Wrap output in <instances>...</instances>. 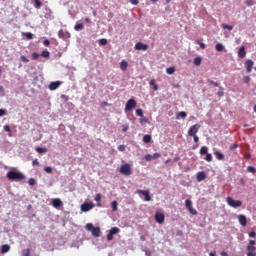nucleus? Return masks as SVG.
I'll return each mask as SVG.
<instances>
[{
  "mask_svg": "<svg viewBox=\"0 0 256 256\" xmlns=\"http://www.w3.org/2000/svg\"><path fill=\"white\" fill-rule=\"evenodd\" d=\"M120 173H121V175H126V176L131 175L133 173V170L131 169V165H129L127 163L121 165Z\"/></svg>",
  "mask_w": 256,
  "mask_h": 256,
  "instance_id": "4",
  "label": "nucleus"
},
{
  "mask_svg": "<svg viewBox=\"0 0 256 256\" xmlns=\"http://www.w3.org/2000/svg\"><path fill=\"white\" fill-rule=\"evenodd\" d=\"M249 237H251V238L256 237V233L255 232H250Z\"/></svg>",
  "mask_w": 256,
  "mask_h": 256,
  "instance_id": "64",
  "label": "nucleus"
},
{
  "mask_svg": "<svg viewBox=\"0 0 256 256\" xmlns=\"http://www.w3.org/2000/svg\"><path fill=\"white\" fill-rule=\"evenodd\" d=\"M32 165L35 167L36 165H39V160H37V159H34L33 161H32Z\"/></svg>",
  "mask_w": 256,
  "mask_h": 256,
  "instance_id": "60",
  "label": "nucleus"
},
{
  "mask_svg": "<svg viewBox=\"0 0 256 256\" xmlns=\"http://www.w3.org/2000/svg\"><path fill=\"white\" fill-rule=\"evenodd\" d=\"M127 67H129V63L126 60H122L120 63L121 71H127Z\"/></svg>",
  "mask_w": 256,
  "mask_h": 256,
  "instance_id": "20",
  "label": "nucleus"
},
{
  "mask_svg": "<svg viewBox=\"0 0 256 256\" xmlns=\"http://www.w3.org/2000/svg\"><path fill=\"white\" fill-rule=\"evenodd\" d=\"M43 45H45V47H49V45H51V41L46 39L43 41Z\"/></svg>",
  "mask_w": 256,
  "mask_h": 256,
  "instance_id": "55",
  "label": "nucleus"
},
{
  "mask_svg": "<svg viewBox=\"0 0 256 256\" xmlns=\"http://www.w3.org/2000/svg\"><path fill=\"white\" fill-rule=\"evenodd\" d=\"M75 31H83L85 29V26L83 24H76L74 26Z\"/></svg>",
  "mask_w": 256,
  "mask_h": 256,
  "instance_id": "25",
  "label": "nucleus"
},
{
  "mask_svg": "<svg viewBox=\"0 0 256 256\" xmlns=\"http://www.w3.org/2000/svg\"><path fill=\"white\" fill-rule=\"evenodd\" d=\"M41 0H34V7L35 9H41Z\"/></svg>",
  "mask_w": 256,
  "mask_h": 256,
  "instance_id": "32",
  "label": "nucleus"
},
{
  "mask_svg": "<svg viewBox=\"0 0 256 256\" xmlns=\"http://www.w3.org/2000/svg\"><path fill=\"white\" fill-rule=\"evenodd\" d=\"M193 63L196 67H199V65H201V57H196Z\"/></svg>",
  "mask_w": 256,
  "mask_h": 256,
  "instance_id": "35",
  "label": "nucleus"
},
{
  "mask_svg": "<svg viewBox=\"0 0 256 256\" xmlns=\"http://www.w3.org/2000/svg\"><path fill=\"white\" fill-rule=\"evenodd\" d=\"M118 151H125V145H119L118 146Z\"/></svg>",
  "mask_w": 256,
  "mask_h": 256,
  "instance_id": "58",
  "label": "nucleus"
},
{
  "mask_svg": "<svg viewBox=\"0 0 256 256\" xmlns=\"http://www.w3.org/2000/svg\"><path fill=\"white\" fill-rule=\"evenodd\" d=\"M253 65H255L253 60L248 59L245 61V67H246L247 73H251V71H253Z\"/></svg>",
  "mask_w": 256,
  "mask_h": 256,
  "instance_id": "12",
  "label": "nucleus"
},
{
  "mask_svg": "<svg viewBox=\"0 0 256 256\" xmlns=\"http://www.w3.org/2000/svg\"><path fill=\"white\" fill-rule=\"evenodd\" d=\"M22 36L26 37V39H28V40L33 39V33H31V32H22Z\"/></svg>",
  "mask_w": 256,
  "mask_h": 256,
  "instance_id": "23",
  "label": "nucleus"
},
{
  "mask_svg": "<svg viewBox=\"0 0 256 256\" xmlns=\"http://www.w3.org/2000/svg\"><path fill=\"white\" fill-rule=\"evenodd\" d=\"M132 5H139V0H130Z\"/></svg>",
  "mask_w": 256,
  "mask_h": 256,
  "instance_id": "59",
  "label": "nucleus"
},
{
  "mask_svg": "<svg viewBox=\"0 0 256 256\" xmlns=\"http://www.w3.org/2000/svg\"><path fill=\"white\" fill-rule=\"evenodd\" d=\"M44 171H45V173H53V168H51V166H46L44 168Z\"/></svg>",
  "mask_w": 256,
  "mask_h": 256,
  "instance_id": "42",
  "label": "nucleus"
},
{
  "mask_svg": "<svg viewBox=\"0 0 256 256\" xmlns=\"http://www.w3.org/2000/svg\"><path fill=\"white\" fill-rule=\"evenodd\" d=\"M238 144L237 143H233L230 145V151H235V149H237Z\"/></svg>",
  "mask_w": 256,
  "mask_h": 256,
  "instance_id": "47",
  "label": "nucleus"
},
{
  "mask_svg": "<svg viewBox=\"0 0 256 256\" xmlns=\"http://www.w3.org/2000/svg\"><path fill=\"white\" fill-rule=\"evenodd\" d=\"M256 241L255 240H250L249 244L246 247L247 250V256H256Z\"/></svg>",
  "mask_w": 256,
  "mask_h": 256,
  "instance_id": "3",
  "label": "nucleus"
},
{
  "mask_svg": "<svg viewBox=\"0 0 256 256\" xmlns=\"http://www.w3.org/2000/svg\"><path fill=\"white\" fill-rule=\"evenodd\" d=\"M192 137H193L195 143H199V136L194 135Z\"/></svg>",
  "mask_w": 256,
  "mask_h": 256,
  "instance_id": "61",
  "label": "nucleus"
},
{
  "mask_svg": "<svg viewBox=\"0 0 256 256\" xmlns=\"http://www.w3.org/2000/svg\"><path fill=\"white\" fill-rule=\"evenodd\" d=\"M215 49H216V51L221 52V51H223V49H225V46H223V44H221V43H218V44H216Z\"/></svg>",
  "mask_w": 256,
  "mask_h": 256,
  "instance_id": "31",
  "label": "nucleus"
},
{
  "mask_svg": "<svg viewBox=\"0 0 256 256\" xmlns=\"http://www.w3.org/2000/svg\"><path fill=\"white\" fill-rule=\"evenodd\" d=\"M60 86H61V81L51 82L49 84V89L50 91H55V89H59Z\"/></svg>",
  "mask_w": 256,
  "mask_h": 256,
  "instance_id": "13",
  "label": "nucleus"
},
{
  "mask_svg": "<svg viewBox=\"0 0 256 256\" xmlns=\"http://www.w3.org/2000/svg\"><path fill=\"white\" fill-rule=\"evenodd\" d=\"M138 195H144L145 201H151V195L149 190H137Z\"/></svg>",
  "mask_w": 256,
  "mask_h": 256,
  "instance_id": "11",
  "label": "nucleus"
},
{
  "mask_svg": "<svg viewBox=\"0 0 256 256\" xmlns=\"http://www.w3.org/2000/svg\"><path fill=\"white\" fill-rule=\"evenodd\" d=\"M226 203L227 205H229V207H233V209H238V207H241L243 205V202L241 200H235L232 197H227Z\"/></svg>",
  "mask_w": 256,
  "mask_h": 256,
  "instance_id": "2",
  "label": "nucleus"
},
{
  "mask_svg": "<svg viewBox=\"0 0 256 256\" xmlns=\"http://www.w3.org/2000/svg\"><path fill=\"white\" fill-rule=\"evenodd\" d=\"M36 151L37 153H47V148L37 147Z\"/></svg>",
  "mask_w": 256,
  "mask_h": 256,
  "instance_id": "38",
  "label": "nucleus"
},
{
  "mask_svg": "<svg viewBox=\"0 0 256 256\" xmlns=\"http://www.w3.org/2000/svg\"><path fill=\"white\" fill-rule=\"evenodd\" d=\"M159 157H161V153H154L152 155V159H159Z\"/></svg>",
  "mask_w": 256,
  "mask_h": 256,
  "instance_id": "51",
  "label": "nucleus"
},
{
  "mask_svg": "<svg viewBox=\"0 0 256 256\" xmlns=\"http://www.w3.org/2000/svg\"><path fill=\"white\" fill-rule=\"evenodd\" d=\"M20 59L23 61V63H29V59H27L25 56H21Z\"/></svg>",
  "mask_w": 256,
  "mask_h": 256,
  "instance_id": "54",
  "label": "nucleus"
},
{
  "mask_svg": "<svg viewBox=\"0 0 256 256\" xmlns=\"http://www.w3.org/2000/svg\"><path fill=\"white\" fill-rule=\"evenodd\" d=\"M11 249V246L4 244L1 248V253H9V250Z\"/></svg>",
  "mask_w": 256,
  "mask_h": 256,
  "instance_id": "22",
  "label": "nucleus"
},
{
  "mask_svg": "<svg viewBox=\"0 0 256 256\" xmlns=\"http://www.w3.org/2000/svg\"><path fill=\"white\" fill-rule=\"evenodd\" d=\"M214 155L218 161H223V159H225V155L219 151H215Z\"/></svg>",
  "mask_w": 256,
  "mask_h": 256,
  "instance_id": "19",
  "label": "nucleus"
},
{
  "mask_svg": "<svg viewBox=\"0 0 256 256\" xmlns=\"http://www.w3.org/2000/svg\"><path fill=\"white\" fill-rule=\"evenodd\" d=\"M94 201H96L97 203H99L101 201V194H96Z\"/></svg>",
  "mask_w": 256,
  "mask_h": 256,
  "instance_id": "48",
  "label": "nucleus"
},
{
  "mask_svg": "<svg viewBox=\"0 0 256 256\" xmlns=\"http://www.w3.org/2000/svg\"><path fill=\"white\" fill-rule=\"evenodd\" d=\"M149 85H151L152 87L155 86V79L150 80Z\"/></svg>",
  "mask_w": 256,
  "mask_h": 256,
  "instance_id": "63",
  "label": "nucleus"
},
{
  "mask_svg": "<svg viewBox=\"0 0 256 256\" xmlns=\"http://www.w3.org/2000/svg\"><path fill=\"white\" fill-rule=\"evenodd\" d=\"M95 208V204H93V202H85L81 205L80 209L81 211H83L84 213H87V211H91V209Z\"/></svg>",
  "mask_w": 256,
  "mask_h": 256,
  "instance_id": "8",
  "label": "nucleus"
},
{
  "mask_svg": "<svg viewBox=\"0 0 256 256\" xmlns=\"http://www.w3.org/2000/svg\"><path fill=\"white\" fill-rule=\"evenodd\" d=\"M187 118V112L181 111L176 114V119H186Z\"/></svg>",
  "mask_w": 256,
  "mask_h": 256,
  "instance_id": "18",
  "label": "nucleus"
},
{
  "mask_svg": "<svg viewBox=\"0 0 256 256\" xmlns=\"http://www.w3.org/2000/svg\"><path fill=\"white\" fill-rule=\"evenodd\" d=\"M29 185L31 187H33V185H35L37 183V181L35 180V178H30L29 181H28Z\"/></svg>",
  "mask_w": 256,
  "mask_h": 256,
  "instance_id": "41",
  "label": "nucleus"
},
{
  "mask_svg": "<svg viewBox=\"0 0 256 256\" xmlns=\"http://www.w3.org/2000/svg\"><path fill=\"white\" fill-rule=\"evenodd\" d=\"M205 179H207V174L204 171L197 173V181L201 182L205 181Z\"/></svg>",
  "mask_w": 256,
  "mask_h": 256,
  "instance_id": "16",
  "label": "nucleus"
},
{
  "mask_svg": "<svg viewBox=\"0 0 256 256\" xmlns=\"http://www.w3.org/2000/svg\"><path fill=\"white\" fill-rule=\"evenodd\" d=\"M6 177L7 179H9V181H17V182L25 181L26 179L25 174L19 171H9L6 174Z\"/></svg>",
  "mask_w": 256,
  "mask_h": 256,
  "instance_id": "1",
  "label": "nucleus"
},
{
  "mask_svg": "<svg viewBox=\"0 0 256 256\" xmlns=\"http://www.w3.org/2000/svg\"><path fill=\"white\" fill-rule=\"evenodd\" d=\"M247 171H249V173H256V169L253 166H248Z\"/></svg>",
  "mask_w": 256,
  "mask_h": 256,
  "instance_id": "45",
  "label": "nucleus"
},
{
  "mask_svg": "<svg viewBox=\"0 0 256 256\" xmlns=\"http://www.w3.org/2000/svg\"><path fill=\"white\" fill-rule=\"evenodd\" d=\"M198 45L200 46V49H205V47H207L203 42H198Z\"/></svg>",
  "mask_w": 256,
  "mask_h": 256,
  "instance_id": "57",
  "label": "nucleus"
},
{
  "mask_svg": "<svg viewBox=\"0 0 256 256\" xmlns=\"http://www.w3.org/2000/svg\"><path fill=\"white\" fill-rule=\"evenodd\" d=\"M223 95H225V91L223 90L222 87H220L218 90V97H223Z\"/></svg>",
  "mask_w": 256,
  "mask_h": 256,
  "instance_id": "40",
  "label": "nucleus"
},
{
  "mask_svg": "<svg viewBox=\"0 0 256 256\" xmlns=\"http://www.w3.org/2000/svg\"><path fill=\"white\" fill-rule=\"evenodd\" d=\"M136 115H137L138 117H144V116H143V110H142L141 108L136 109Z\"/></svg>",
  "mask_w": 256,
  "mask_h": 256,
  "instance_id": "39",
  "label": "nucleus"
},
{
  "mask_svg": "<svg viewBox=\"0 0 256 256\" xmlns=\"http://www.w3.org/2000/svg\"><path fill=\"white\" fill-rule=\"evenodd\" d=\"M122 131H123V133H127V131H129V125H123Z\"/></svg>",
  "mask_w": 256,
  "mask_h": 256,
  "instance_id": "50",
  "label": "nucleus"
},
{
  "mask_svg": "<svg viewBox=\"0 0 256 256\" xmlns=\"http://www.w3.org/2000/svg\"><path fill=\"white\" fill-rule=\"evenodd\" d=\"M119 228L117 227H112L109 231V233H111L112 235H117V233H119Z\"/></svg>",
  "mask_w": 256,
  "mask_h": 256,
  "instance_id": "30",
  "label": "nucleus"
},
{
  "mask_svg": "<svg viewBox=\"0 0 256 256\" xmlns=\"http://www.w3.org/2000/svg\"><path fill=\"white\" fill-rule=\"evenodd\" d=\"M246 5H248V7H251V5H253V0H247Z\"/></svg>",
  "mask_w": 256,
  "mask_h": 256,
  "instance_id": "62",
  "label": "nucleus"
},
{
  "mask_svg": "<svg viewBox=\"0 0 256 256\" xmlns=\"http://www.w3.org/2000/svg\"><path fill=\"white\" fill-rule=\"evenodd\" d=\"M222 29H227L228 31H233V26L229 25V24H221Z\"/></svg>",
  "mask_w": 256,
  "mask_h": 256,
  "instance_id": "26",
  "label": "nucleus"
},
{
  "mask_svg": "<svg viewBox=\"0 0 256 256\" xmlns=\"http://www.w3.org/2000/svg\"><path fill=\"white\" fill-rule=\"evenodd\" d=\"M92 235H93V237H99L101 235V228L95 227L92 230Z\"/></svg>",
  "mask_w": 256,
  "mask_h": 256,
  "instance_id": "21",
  "label": "nucleus"
},
{
  "mask_svg": "<svg viewBox=\"0 0 256 256\" xmlns=\"http://www.w3.org/2000/svg\"><path fill=\"white\" fill-rule=\"evenodd\" d=\"M107 240H108V241H113V234H112L111 232H109V233L107 234Z\"/></svg>",
  "mask_w": 256,
  "mask_h": 256,
  "instance_id": "52",
  "label": "nucleus"
},
{
  "mask_svg": "<svg viewBox=\"0 0 256 256\" xmlns=\"http://www.w3.org/2000/svg\"><path fill=\"white\" fill-rule=\"evenodd\" d=\"M199 129H201V125L199 124H194L193 126H191L188 130L189 137H195V135L199 133Z\"/></svg>",
  "mask_w": 256,
  "mask_h": 256,
  "instance_id": "6",
  "label": "nucleus"
},
{
  "mask_svg": "<svg viewBox=\"0 0 256 256\" xmlns=\"http://www.w3.org/2000/svg\"><path fill=\"white\" fill-rule=\"evenodd\" d=\"M4 131H6V133H8L9 137L13 136V134L11 132V127L9 125L4 126Z\"/></svg>",
  "mask_w": 256,
  "mask_h": 256,
  "instance_id": "27",
  "label": "nucleus"
},
{
  "mask_svg": "<svg viewBox=\"0 0 256 256\" xmlns=\"http://www.w3.org/2000/svg\"><path fill=\"white\" fill-rule=\"evenodd\" d=\"M99 45L100 46L107 45V39H105V38L100 39L99 40Z\"/></svg>",
  "mask_w": 256,
  "mask_h": 256,
  "instance_id": "43",
  "label": "nucleus"
},
{
  "mask_svg": "<svg viewBox=\"0 0 256 256\" xmlns=\"http://www.w3.org/2000/svg\"><path fill=\"white\" fill-rule=\"evenodd\" d=\"M136 51H147L149 49V45L144 44L143 42H137L134 46Z\"/></svg>",
  "mask_w": 256,
  "mask_h": 256,
  "instance_id": "10",
  "label": "nucleus"
},
{
  "mask_svg": "<svg viewBox=\"0 0 256 256\" xmlns=\"http://www.w3.org/2000/svg\"><path fill=\"white\" fill-rule=\"evenodd\" d=\"M41 55H42L44 58L47 59V58L51 55V53H49V51L45 50V51L42 52Z\"/></svg>",
  "mask_w": 256,
  "mask_h": 256,
  "instance_id": "44",
  "label": "nucleus"
},
{
  "mask_svg": "<svg viewBox=\"0 0 256 256\" xmlns=\"http://www.w3.org/2000/svg\"><path fill=\"white\" fill-rule=\"evenodd\" d=\"M238 220L242 227H247V217H245V215H240Z\"/></svg>",
  "mask_w": 256,
  "mask_h": 256,
  "instance_id": "17",
  "label": "nucleus"
},
{
  "mask_svg": "<svg viewBox=\"0 0 256 256\" xmlns=\"http://www.w3.org/2000/svg\"><path fill=\"white\" fill-rule=\"evenodd\" d=\"M243 81H244V83H249V81H251V77L244 76Z\"/></svg>",
  "mask_w": 256,
  "mask_h": 256,
  "instance_id": "53",
  "label": "nucleus"
},
{
  "mask_svg": "<svg viewBox=\"0 0 256 256\" xmlns=\"http://www.w3.org/2000/svg\"><path fill=\"white\" fill-rule=\"evenodd\" d=\"M22 256H31V249L27 248L22 251Z\"/></svg>",
  "mask_w": 256,
  "mask_h": 256,
  "instance_id": "33",
  "label": "nucleus"
},
{
  "mask_svg": "<svg viewBox=\"0 0 256 256\" xmlns=\"http://www.w3.org/2000/svg\"><path fill=\"white\" fill-rule=\"evenodd\" d=\"M32 59H34V60L39 59V53L34 52L32 54Z\"/></svg>",
  "mask_w": 256,
  "mask_h": 256,
  "instance_id": "56",
  "label": "nucleus"
},
{
  "mask_svg": "<svg viewBox=\"0 0 256 256\" xmlns=\"http://www.w3.org/2000/svg\"><path fill=\"white\" fill-rule=\"evenodd\" d=\"M205 161H207L208 163H211V161H213V155L207 153L205 157Z\"/></svg>",
  "mask_w": 256,
  "mask_h": 256,
  "instance_id": "36",
  "label": "nucleus"
},
{
  "mask_svg": "<svg viewBox=\"0 0 256 256\" xmlns=\"http://www.w3.org/2000/svg\"><path fill=\"white\" fill-rule=\"evenodd\" d=\"M155 221L156 223H159V225H163V223H165V214L161 212H156Z\"/></svg>",
  "mask_w": 256,
  "mask_h": 256,
  "instance_id": "9",
  "label": "nucleus"
},
{
  "mask_svg": "<svg viewBox=\"0 0 256 256\" xmlns=\"http://www.w3.org/2000/svg\"><path fill=\"white\" fill-rule=\"evenodd\" d=\"M94 228H95V226H93L92 223H88V224L86 225V230H87V231H91V233H92V231H93Z\"/></svg>",
  "mask_w": 256,
  "mask_h": 256,
  "instance_id": "37",
  "label": "nucleus"
},
{
  "mask_svg": "<svg viewBox=\"0 0 256 256\" xmlns=\"http://www.w3.org/2000/svg\"><path fill=\"white\" fill-rule=\"evenodd\" d=\"M166 73H167L168 75H173V73H175V67H168V68L166 69Z\"/></svg>",
  "mask_w": 256,
  "mask_h": 256,
  "instance_id": "34",
  "label": "nucleus"
},
{
  "mask_svg": "<svg viewBox=\"0 0 256 256\" xmlns=\"http://www.w3.org/2000/svg\"><path fill=\"white\" fill-rule=\"evenodd\" d=\"M144 143H151V135L146 134L143 136Z\"/></svg>",
  "mask_w": 256,
  "mask_h": 256,
  "instance_id": "28",
  "label": "nucleus"
},
{
  "mask_svg": "<svg viewBox=\"0 0 256 256\" xmlns=\"http://www.w3.org/2000/svg\"><path fill=\"white\" fill-rule=\"evenodd\" d=\"M246 56L247 51H245V46L240 47V49L238 50V57H240V59H245Z\"/></svg>",
  "mask_w": 256,
  "mask_h": 256,
  "instance_id": "14",
  "label": "nucleus"
},
{
  "mask_svg": "<svg viewBox=\"0 0 256 256\" xmlns=\"http://www.w3.org/2000/svg\"><path fill=\"white\" fill-rule=\"evenodd\" d=\"M208 83H209L210 85H214V87H219V82H215V81H213V80H208Z\"/></svg>",
  "mask_w": 256,
  "mask_h": 256,
  "instance_id": "46",
  "label": "nucleus"
},
{
  "mask_svg": "<svg viewBox=\"0 0 256 256\" xmlns=\"http://www.w3.org/2000/svg\"><path fill=\"white\" fill-rule=\"evenodd\" d=\"M135 107H137V102L135 101V99L131 98L126 102L125 111H133Z\"/></svg>",
  "mask_w": 256,
  "mask_h": 256,
  "instance_id": "5",
  "label": "nucleus"
},
{
  "mask_svg": "<svg viewBox=\"0 0 256 256\" xmlns=\"http://www.w3.org/2000/svg\"><path fill=\"white\" fill-rule=\"evenodd\" d=\"M63 205V202L59 198H55L52 200V206L55 207V209L61 207Z\"/></svg>",
  "mask_w": 256,
  "mask_h": 256,
  "instance_id": "15",
  "label": "nucleus"
},
{
  "mask_svg": "<svg viewBox=\"0 0 256 256\" xmlns=\"http://www.w3.org/2000/svg\"><path fill=\"white\" fill-rule=\"evenodd\" d=\"M208 151H209V148H207V146H202L200 148V155H207Z\"/></svg>",
  "mask_w": 256,
  "mask_h": 256,
  "instance_id": "24",
  "label": "nucleus"
},
{
  "mask_svg": "<svg viewBox=\"0 0 256 256\" xmlns=\"http://www.w3.org/2000/svg\"><path fill=\"white\" fill-rule=\"evenodd\" d=\"M118 206H119V203H117V201H115V200L112 201V203H111L112 211H117Z\"/></svg>",
  "mask_w": 256,
  "mask_h": 256,
  "instance_id": "29",
  "label": "nucleus"
},
{
  "mask_svg": "<svg viewBox=\"0 0 256 256\" xmlns=\"http://www.w3.org/2000/svg\"><path fill=\"white\" fill-rule=\"evenodd\" d=\"M186 208L188 209L190 215H197V210L193 208V202L189 199L185 201Z\"/></svg>",
  "mask_w": 256,
  "mask_h": 256,
  "instance_id": "7",
  "label": "nucleus"
},
{
  "mask_svg": "<svg viewBox=\"0 0 256 256\" xmlns=\"http://www.w3.org/2000/svg\"><path fill=\"white\" fill-rule=\"evenodd\" d=\"M144 159H145L146 161H151V160L153 159V156L150 155V154H146L145 157H144Z\"/></svg>",
  "mask_w": 256,
  "mask_h": 256,
  "instance_id": "49",
  "label": "nucleus"
}]
</instances>
